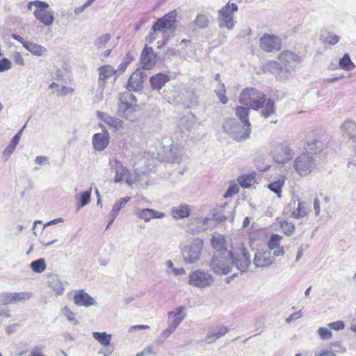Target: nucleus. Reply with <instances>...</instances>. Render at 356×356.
<instances>
[{
	"instance_id": "49",
	"label": "nucleus",
	"mask_w": 356,
	"mask_h": 356,
	"mask_svg": "<svg viewBox=\"0 0 356 356\" xmlns=\"http://www.w3.org/2000/svg\"><path fill=\"white\" fill-rule=\"evenodd\" d=\"M111 35L108 33L104 34L102 36H100L98 38V40L96 43V46L98 49H102L105 47V45L109 42L111 40Z\"/></svg>"
},
{
	"instance_id": "37",
	"label": "nucleus",
	"mask_w": 356,
	"mask_h": 356,
	"mask_svg": "<svg viewBox=\"0 0 356 356\" xmlns=\"http://www.w3.org/2000/svg\"><path fill=\"white\" fill-rule=\"evenodd\" d=\"M32 296L31 292L12 293V304L24 302L29 300Z\"/></svg>"
},
{
	"instance_id": "2",
	"label": "nucleus",
	"mask_w": 356,
	"mask_h": 356,
	"mask_svg": "<svg viewBox=\"0 0 356 356\" xmlns=\"http://www.w3.org/2000/svg\"><path fill=\"white\" fill-rule=\"evenodd\" d=\"M238 102L241 104L248 106L253 110L262 108L261 115L268 118L275 113V102L272 99L266 100V94L253 87L244 88L240 93Z\"/></svg>"
},
{
	"instance_id": "4",
	"label": "nucleus",
	"mask_w": 356,
	"mask_h": 356,
	"mask_svg": "<svg viewBox=\"0 0 356 356\" xmlns=\"http://www.w3.org/2000/svg\"><path fill=\"white\" fill-rule=\"evenodd\" d=\"M34 7L33 15L36 19L44 26H51L54 21V13L49 8V5L42 1L35 0L28 3V9L32 10Z\"/></svg>"
},
{
	"instance_id": "34",
	"label": "nucleus",
	"mask_w": 356,
	"mask_h": 356,
	"mask_svg": "<svg viewBox=\"0 0 356 356\" xmlns=\"http://www.w3.org/2000/svg\"><path fill=\"white\" fill-rule=\"evenodd\" d=\"M209 17L204 14L197 15L193 22V25L195 26L194 29H205L209 26Z\"/></svg>"
},
{
	"instance_id": "35",
	"label": "nucleus",
	"mask_w": 356,
	"mask_h": 356,
	"mask_svg": "<svg viewBox=\"0 0 356 356\" xmlns=\"http://www.w3.org/2000/svg\"><path fill=\"white\" fill-rule=\"evenodd\" d=\"M49 286L54 290L56 296H61L65 291L63 283L57 278L54 277L49 282Z\"/></svg>"
},
{
	"instance_id": "31",
	"label": "nucleus",
	"mask_w": 356,
	"mask_h": 356,
	"mask_svg": "<svg viewBox=\"0 0 356 356\" xmlns=\"http://www.w3.org/2000/svg\"><path fill=\"white\" fill-rule=\"evenodd\" d=\"M25 49L30 51L32 54L38 56H41L44 55L47 49L44 47L29 42L28 44H26Z\"/></svg>"
},
{
	"instance_id": "22",
	"label": "nucleus",
	"mask_w": 356,
	"mask_h": 356,
	"mask_svg": "<svg viewBox=\"0 0 356 356\" xmlns=\"http://www.w3.org/2000/svg\"><path fill=\"white\" fill-rule=\"evenodd\" d=\"M170 81V77L163 73H158L155 75L152 76L149 82L151 86L154 90H160L161 89L165 84Z\"/></svg>"
},
{
	"instance_id": "42",
	"label": "nucleus",
	"mask_w": 356,
	"mask_h": 356,
	"mask_svg": "<svg viewBox=\"0 0 356 356\" xmlns=\"http://www.w3.org/2000/svg\"><path fill=\"white\" fill-rule=\"evenodd\" d=\"M61 314L73 325H78L79 321L76 318L75 314L70 310L67 306H65L61 309Z\"/></svg>"
},
{
	"instance_id": "59",
	"label": "nucleus",
	"mask_w": 356,
	"mask_h": 356,
	"mask_svg": "<svg viewBox=\"0 0 356 356\" xmlns=\"http://www.w3.org/2000/svg\"><path fill=\"white\" fill-rule=\"evenodd\" d=\"M47 161V159L46 156H38L35 158V162L40 165H42L43 164H44V163Z\"/></svg>"
},
{
	"instance_id": "56",
	"label": "nucleus",
	"mask_w": 356,
	"mask_h": 356,
	"mask_svg": "<svg viewBox=\"0 0 356 356\" xmlns=\"http://www.w3.org/2000/svg\"><path fill=\"white\" fill-rule=\"evenodd\" d=\"M14 61L16 64L23 66L24 60L20 52H15L14 54Z\"/></svg>"
},
{
	"instance_id": "14",
	"label": "nucleus",
	"mask_w": 356,
	"mask_h": 356,
	"mask_svg": "<svg viewBox=\"0 0 356 356\" xmlns=\"http://www.w3.org/2000/svg\"><path fill=\"white\" fill-rule=\"evenodd\" d=\"M283 237L277 234L270 235L267 243L268 251L272 252L275 257L284 256L285 254L284 248L281 245Z\"/></svg>"
},
{
	"instance_id": "44",
	"label": "nucleus",
	"mask_w": 356,
	"mask_h": 356,
	"mask_svg": "<svg viewBox=\"0 0 356 356\" xmlns=\"http://www.w3.org/2000/svg\"><path fill=\"white\" fill-rule=\"evenodd\" d=\"M128 171L127 170L122 166V165H118L115 167V175L114 177L115 182H120L121 181L124 177L127 175Z\"/></svg>"
},
{
	"instance_id": "5",
	"label": "nucleus",
	"mask_w": 356,
	"mask_h": 356,
	"mask_svg": "<svg viewBox=\"0 0 356 356\" xmlns=\"http://www.w3.org/2000/svg\"><path fill=\"white\" fill-rule=\"evenodd\" d=\"M137 110V99L134 95L129 92L120 95L118 111L122 118L134 121Z\"/></svg>"
},
{
	"instance_id": "1",
	"label": "nucleus",
	"mask_w": 356,
	"mask_h": 356,
	"mask_svg": "<svg viewBox=\"0 0 356 356\" xmlns=\"http://www.w3.org/2000/svg\"><path fill=\"white\" fill-rule=\"evenodd\" d=\"M250 264L248 252L241 244L232 250H225L222 254H215L209 266L215 273L226 275L231 272L234 266L241 273H243Z\"/></svg>"
},
{
	"instance_id": "36",
	"label": "nucleus",
	"mask_w": 356,
	"mask_h": 356,
	"mask_svg": "<svg viewBox=\"0 0 356 356\" xmlns=\"http://www.w3.org/2000/svg\"><path fill=\"white\" fill-rule=\"evenodd\" d=\"M30 267L33 272L36 273H42L45 270L47 265L45 260L43 258H41L33 261L30 264Z\"/></svg>"
},
{
	"instance_id": "60",
	"label": "nucleus",
	"mask_w": 356,
	"mask_h": 356,
	"mask_svg": "<svg viewBox=\"0 0 356 356\" xmlns=\"http://www.w3.org/2000/svg\"><path fill=\"white\" fill-rule=\"evenodd\" d=\"M134 60V56L130 52L127 53L124 58L123 62L129 65Z\"/></svg>"
},
{
	"instance_id": "20",
	"label": "nucleus",
	"mask_w": 356,
	"mask_h": 356,
	"mask_svg": "<svg viewBox=\"0 0 356 356\" xmlns=\"http://www.w3.org/2000/svg\"><path fill=\"white\" fill-rule=\"evenodd\" d=\"M109 143V136L107 132L95 134L92 137V145L97 151L104 150Z\"/></svg>"
},
{
	"instance_id": "29",
	"label": "nucleus",
	"mask_w": 356,
	"mask_h": 356,
	"mask_svg": "<svg viewBox=\"0 0 356 356\" xmlns=\"http://www.w3.org/2000/svg\"><path fill=\"white\" fill-rule=\"evenodd\" d=\"M130 199V197H124L122 198H120L114 204L111 211V215L112 216V219L111 220V222H113L115 220V218L118 215L120 211L127 204Z\"/></svg>"
},
{
	"instance_id": "11",
	"label": "nucleus",
	"mask_w": 356,
	"mask_h": 356,
	"mask_svg": "<svg viewBox=\"0 0 356 356\" xmlns=\"http://www.w3.org/2000/svg\"><path fill=\"white\" fill-rule=\"evenodd\" d=\"M250 108L245 106H238L235 109L236 115L240 119V120L244 124L245 127V131L243 135L236 134L235 138L237 140H243L249 138L250 134V123L248 120L249 111Z\"/></svg>"
},
{
	"instance_id": "27",
	"label": "nucleus",
	"mask_w": 356,
	"mask_h": 356,
	"mask_svg": "<svg viewBox=\"0 0 356 356\" xmlns=\"http://www.w3.org/2000/svg\"><path fill=\"white\" fill-rule=\"evenodd\" d=\"M255 172L242 175L237 178V181L242 188H250L256 183Z\"/></svg>"
},
{
	"instance_id": "28",
	"label": "nucleus",
	"mask_w": 356,
	"mask_h": 356,
	"mask_svg": "<svg viewBox=\"0 0 356 356\" xmlns=\"http://www.w3.org/2000/svg\"><path fill=\"white\" fill-rule=\"evenodd\" d=\"M341 127L349 138L356 143V123L351 120H347L342 124Z\"/></svg>"
},
{
	"instance_id": "46",
	"label": "nucleus",
	"mask_w": 356,
	"mask_h": 356,
	"mask_svg": "<svg viewBox=\"0 0 356 356\" xmlns=\"http://www.w3.org/2000/svg\"><path fill=\"white\" fill-rule=\"evenodd\" d=\"M0 304H1V305H7L12 304V292L1 293Z\"/></svg>"
},
{
	"instance_id": "24",
	"label": "nucleus",
	"mask_w": 356,
	"mask_h": 356,
	"mask_svg": "<svg viewBox=\"0 0 356 356\" xmlns=\"http://www.w3.org/2000/svg\"><path fill=\"white\" fill-rule=\"evenodd\" d=\"M138 216L141 220L149 221L154 218H161L165 216V214L153 209H145L138 212Z\"/></svg>"
},
{
	"instance_id": "26",
	"label": "nucleus",
	"mask_w": 356,
	"mask_h": 356,
	"mask_svg": "<svg viewBox=\"0 0 356 356\" xmlns=\"http://www.w3.org/2000/svg\"><path fill=\"white\" fill-rule=\"evenodd\" d=\"M225 237L218 233H214L212 235L211 243L213 248L216 250L215 254H222L223 251L227 250L225 248Z\"/></svg>"
},
{
	"instance_id": "54",
	"label": "nucleus",
	"mask_w": 356,
	"mask_h": 356,
	"mask_svg": "<svg viewBox=\"0 0 356 356\" xmlns=\"http://www.w3.org/2000/svg\"><path fill=\"white\" fill-rule=\"evenodd\" d=\"M339 41V37L335 34H329L325 39L324 43L334 45Z\"/></svg>"
},
{
	"instance_id": "57",
	"label": "nucleus",
	"mask_w": 356,
	"mask_h": 356,
	"mask_svg": "<svg viewBox=\"0 0 356 356\" xmlns=\"http://www.w3.org/2000/svg\"><path fill=\"white\" fill-rule=\"evenodd\" d=\"M150 327L147 325H132L129 328V332H132L137 330H145V329H149Z\"/></svg>"
},
{
	"instance_id": "25",
	"label": "nucleus",
	"mask_w": 356,
	"mask_h": 356,
	"mask_svg": "<svg viewBox=\"0 0 356 356\" xmlns=\"http://www.w3.org/2000/svg\"><path fill=\"white\" fill-rule=\"evenodd\" d=\"M325 147V145L318 139H314L307 143V153L317 154L321 153Z\"/></svg>"
},
{
	"instance_id": "33",
	"label": "nucleus",
	"mask_w": 356,
	"mask_h": 356,
	"mask_svg": "<svg viewBox=\"0 0 356 356\" xmlns=\"http://www.w3.org/2000/svg\"><path fill=\"white\" fill-rule=\"evenodd\" d=\"M115 72V70L109 65L101 66L99 68V80L104 81L108 78L112 76Z\"/></svg>"
},
{
	"instance_id": "13",
	"label": "nucleus",
	"mask_w": 356,
	"mask_h": 356,
	"mask_svg": "<svg viewBox=\"0 0 356 356\" xmlns=\"http://www.w3.org/2000/svg\"><path fill=\"white\" fill-rule=\"evenodd\" d=\"M157 55L152 47L145 44L140 55V62L143 69L152 70L156 65Z\"/></svg>"
},
{
	"instance_id": "40",
	"label": "nucleus",
	"mask_w": 356,
	"mask_h": 356,
	"mask_svg": "<svg viewBox=\"0 0 356 356\" xmlns=\"http://www.w3.org/2000/svg\"><path fill=\"white\" fill-rule=\"evenodd\" d=\"M104 120L110 128H113L114 130H120L123 127L122 121L118 118L106 116Z\"/></svg>"
},
{
	"instance_id": "17",
	"label": "nucleus",
	"mask_w": 356,
	"mask_h": 356,
	"mask_svg": "<svg viewBox=\"0 0 356 356\" xmlns=\"http://www.w3.org/2000/svg\"><path fill=\"white\" fill-rule=\"evenodd\" d=\"M74 302L79 307H89L92 305H97L95 300L83 289L75 292Z\"/></svg>"
},
{
	"instance_id": "63",
	"label": "nucleus",
	"mask_w": 356,
	"mask_h": 356,
	"mask_svg": "<svg viewBox=\"0 0 356 356\" xmlns=\"http://www.w3.org/2000/svg\"><path fill=\"white\" fill-rule=\"evenodd\" d=\"M314 356H336V355L332 351L323 350L318 354H316Z\"/></svg>"
},
{
	"instance_id": "47",
	"label": "nucleus",
	"mask_w": 356,
	"mask_h": 356,
	"mask_svg": "<svg viewBox=\"0 0 356 356\" xmlns=\"http://www.w3.org/2000/svg\"><path fill=\"white\" fill-rule=\"evenodd\" d=\"M238 192H239V187H238V186L236 184H235V183L232 184H230V186H229L228 189L225 192V193L224 195V197L225 198L231 197L233 195L237 194Z\"/></svg>"
},
{
	"instance_id": "21",
	"label": "nucleus",
	"mask_w": 356,
	"mask_h": 356,
	"mask_svg": "<svg viewBox=\"0 0 356 356\" xmlns=\"http://www.w3.org/2000/svg\"><path fill=\"white\" fill-rule=\"evenodd\" d=\"M228 332L229 328L226 326H221L213 330H211L208 332L207 336L205 337V342L207 343H212L217 339L225 336Z\"/></svg>"
},
{
	"instance_id": "38",
	"label": "nucleus",
	"mask_w": 356,
	"mask_h": 356,
	"mask_svg": "<svg viewBox=\"0 0 356 356\" xmlns=\"http://www.w3.org/2000/svg\"><path fill=\"white\" fill-rule=\"evenodd\" d=\"M159 38H161V40H163V32L159 31L156 28L155 29L152 25L150 32L145 38L146 42L149 44H152Z\"/></svg>"
},
{
	"instance_id": "32",
	"label": "nucleus",
	"mask_w": 356,
	"mask_h": 356,
	"mask_svg": "<svg viewBox=\"0 0 356 356\" xmlns=\"http://www.w3.org/2000/svg\"><path fill=\"white\" fill-rule=\"evenodd\" d=\"M93 338L97 340L101 345L104 346H108L111 343L112 336L111 334H107L106 332H92Z\"/></svg>"
},
{
	"instance_id": "53",
	"label": "nucleus",
	"mask_w": 356,
	"mask_h": 356,
	"mask_svg": "<svg viewBox=\"0 0 356 356\" xmlns=\"http://www.w3.org/2000/svg\"><path fill=\"white\" fill-rule=\"evenodd\" d=\"M327 326L332 330H343L345 327L344 323L342 321H337L334 322H332L328 323Z\"/></svg>"
},
{
	"instance_id": "30",
	"label": "nucleus",
	"mask_w": 356,
	"mask_h": 356,
	"mask_svg": "<svg viewBox=\"0 0 356 356\" xmlns=\"http://www.w3.org/2000/svg\"><path fill=\"white\" fill-rule=\"evenodd\" d=\"M308 214V207L304 202H298V206L291 213V216L294 218H300Z\"/></svg>"
},
{
	"instance_id": "19",
	"label": "nucleus",
	"mask_w": 356,
	"mask_h": 356,
	"mask_svg": "<svg viewBox=\"0 0 356 356\" xmlns=\"http://www.w3.org/2000/svg\"><path fill=\"white\" fill-rule=\"evenodd\" d=\"M144 82V74L140 70H136L130 76L127 84V88L131 91L140 90L143 86Z\"/></svg>"
},
{
	"instance_id": "61",
	"label": "nucleus",
	"mask_w": 356,
	"mask_h": 356,
	"mask_svg": "<svg viewBox=\"0 0 356 356\" xmlns=\"http://www.w3.org/2000/svg\"><path fill=\"white\" fill-rule=\"evenodd\" d=\"M172 272H173L174 275L176 276L184 275L186 273L184 268H173Z\"/></svg>"
},
{
	"instance_id": "64",
	"label": "nucleus",
	"mask_w": 356,
	"mask_h": 356,
	"mask_svg": "<svg viewBox=\"0 0 356 356\" xmlns=\"http://www.w3.org/2000/svg\"><path fill=\"white\" fill-rule=\"evenodd\" d=\"M314 207L316 214L318 215L320 213V203H319V200L318 198H316L314 200Z\"/></svg>"
},
{
	"instance_id": "12",
	"label": "nucleus",
	"mask_w": 356,
	"mask_h": 356,
	"mask_svg": "<svg viewBox=\"0 0 356 356\" xmlns=\"http://www.w3.org/2000/svg\"><path fill=\"white\" fill-rule=\"evenodd\" d=\"M292 156V149L286 143L278 144L274 147L273 159L277 163L284 164L289 161Z\"/></svg>"
},
{
	"instance_id": "51",
	"label": "nucleus",
	"mask_w": 356,
	"mask_h": 356,
	"mask_svg": "<svg viewBox=\"0 0 356 356\" xmlns=\"http://www.w3.org/2000/svg\"><path fill=\"white\" fill-rule=\"evenodd\" d=\"M90 200V192L85 191L82 193L79 197V204L81 207H83L89 203Z\"/></svg>"
},
{
	"instance_id": "45",
	"label": "nucleus",
	"mask_w": 356,
	"mask_h": 356,
	"mask_svg": "<svg viewBox=\"0 0 356 356\" xmlns=\"http://www.w3.org/2000/svg\"><path fill=\"white\" fill-rule=\"evenodd\" d=\"M265 236V231L261 229H259L254 232H252L249 233V238L251 242L262 240Z\"/></svg>"
},
{
	"instance_id": "10",
	"label": "nucleus",
	"mask_w": 356,
	"mask_h": 356,
	"mask_svg": "<svg viewBox=\"0 0 356 356\" xmlns=\"http://www.w3.org/2000/svg\"><path fill=\"white\" fill-rule=\"evenodd\" d=\"M259 46L266 52L277 51L282 48V40L277 35L265 33L259 40Z\"/></svg>"
},
{
	"instance_id": "6",
	"label": "nucleus",
	"mask_w": 356,
	"mask_h": 356,
	"mask_svg": "<svg viewBox=\"0 0 356 356\" xmlns=\"http://www.w3.org/2000/svg\"><path fill=\"white\" fill-rule=\"evenodd\" d=\"M203 245L202 240L195 238L190 244L182 247L181 250L184 261L187 264L197 262L202 254Z\"/></svg>"
},
{
	"instance_id": "9",
	"label": "nucleus",
	"mask_w": 356,
	"mask_h": 356,
	"mask_svg": "<svg viewBox=\"0 0 356 356\" xmlns=\"http://www.w3.org/2000/svg\"><path fill=\"white\" fill-rule=\"evenodd\" d=\"M213 281L210 273L200 269L191 271L188 275V284L198 288L207 287Z\"/></svg>"
},
{
	"instance_id": "3",
	"label": "nucleus",
	"mask_w": 356,
	"mask_h": 356,
	"mask_svg": "<svg viewBox=\"0 0 356 356\" xmlns=\"http://www.w3.org/2000/svg\"><path fill=\"white\" fill-rule=\"evenodd\" d=\"M177 12L176 10H170L161 17L156 19L153 24L154 27L163 32V40H158V47L161 48L165 46L168 40L169 35L168 33H173L177 29Z\"/></svg>"
},
{
	"instance_id": "52",
	"label": "nucleus",
	"mask_w": 356,
	"mask_h": 356,
	"mask_svg": "<svg viewBox=\"0 0 356 356\" xmlns=\"http://www.w3.org/2000/svg\"><path fill=\"white\" fill-rule=\"evenodd\" d=\"M175 330V327L171 326L170 325H168V327L165 330H163L162 333L160 334L159 339H162L163 341L165 340Z\"/></svg>"
},
{
	"instance_id": "15",
	"label": "nucleus",
	"mask_w": 356,
	"mask_h": 356,
	"mask_svg": "<svg viewBox=\"0 0 356 356\" xmlns=\"http://www.w3.org/2000/svg\"><path fill=\"white\" fill-rule=\"evenodd\" d=\"M275 257L268 250H258L254 257V264L257 268L270 266L275 261Z\"/></svg>"
},
{
	"instance_id": "58",
	"label": "nucleus",
	"mask_w": 356,
	"mask_h": 356,
	"mask_svg": "<svg viewBox=\"0 0 356 356\" xmlns=\"http://www.w3.org/2000/svg\"><path fill=\"white\" fill-rule=\"evenodd\" d=\"M12 38L14 40H15L19 42L20 43H22L24 48H25L26 44H28L29 42L25 41L22 37H21V36H19L18 35H16V34H13L12 35Z\"/></svg>"
},
{
	"instance_id": "16",
	"label": "nucleus",
	"mask_w": 356,
	"mask_h": 356,
	"mask_svg": "<svg viewBox=\"0 0 356 356\" xmlns=\"http://www.w3.org/2000/svg\"><path fill=\"white\" fill-rule=\"evenodd\" d=\"M168 324L176 329L186 316V307L179 306L168 313Z\"/></svg>"
},
{
	"instance_id": "50",
	"label": "nucleus",
	"mask_w": 356,
	"mask_h": 356,
	"mask_svg": "<svg viewBox=\"0 0 356 356\" xmlns=\"http://www.w3.org/2000/svg\"><path fill=\"white\" fill-rule=\"evenodd\" d=\"M282 231L286 236H291L295 231L294 224H280Z\"/></svg>"
},
{
	"instance_id": "62",
	"label": "nucleus",
	"mask_w": 356,
	"mask_h": 356,
	"mask_svg": "<svg viewBox=\"0 0 356 356\" xmlns=\"http://www.w3.org/2000/svg\"><path fill=\"white\" fill-rule=\"evenodd\" d=\"M300 317V314L299 313H293L286 319V321L289 323L291 322L292 321L299 318Z\"/></svg>"
},
{
	"instance_id": "7",
	"label": "nucleus",
	"mask_w": 356,
	"mask_h": 356,
	"mask_svg": "<svg viewBox=\"0 0 356 356\" xmlns=\"http://www.w3.org/2000/svg\"><path fill=\"white\" fill-rule=\"evenodd\" d=\"M238 10V6L234 3L228 2L218 10V23L220 28L225 27L231 30L234 26V13Z\"/></svg>"
},
{
	"instance_id": "39",
	"label": "nucleus",
	"mask_w": 356,
	"mask_h": 356,
	"mask_svg": "<svg viewBox=\"0 0 356 356\" xmlns=\"http://www.w3.org/2000/svg\"><path fill=\"white\" fill-rule=\"evenodd\" d=\"M339 65L341 69L346 71L352 70L355 67L348 54H344L343 57L339 60Z\"/></svg>"
},
{
	"instance_id": "43",
	"label": "nucleus",
	"mask_w": 356,
	"mask_h": 356,
	"mask_svg": "<svg viewBox=\"0 0 356 356\" xmlns=\"http://www.w3.org/2000/svg\"><path fill=\"white\" fill-rule=\"evenodd\" d=\"M214 92L222 104H225L227 103L228 98L226 96V88L222 83H220L218 85V88L217 90H215Z\"/></svg>"
},
{
	"instance_id": "41",
	"label": "nucleus",
	"mask_w": 356,
	"mask_h": 356,
	"mask_svg": "<svg viewBox=\"0 0 356 356\" xmlns=\"http://www.w3.org/2000/svg\"><path fill=\"white\" fill-rule=\"evenodd\" d=\"M284 184V179L280 178L278 180L268 185V188L275 193L279 197L281 196L282 188Z\"/></svg>"
},
{
	"instance_id": "8",
	"label": "nucleus",
	"mask_w": 356,
	"mask_h": 356,
	"mask_svg": "<svg viewBox=\"0 0 356 356\" xmlns=\"http://www.w3.org/2000/svg\"><path fill=\"white\" fill-rule=\"evenodd\" d=\"M293 167L299 175L307 176L315 167L314 159L308 153H303L295 159Z\"/></svg>"
},
{
	"instance_id": "55",
	"label": "nucleus",
	"mask_w": 356,
	"mask_h": 356,
	"mask_svg": "<svg viewBox=\"0 0 356 356\" xmlns=\"http://www.w3.org/2000/svg\"><path fill=\"white\" fill-rule=\"evenodd\" d=\"M11 67V63L8 58H3L0 60V72L7 70Z\"/></svg>"
},
{
	"instance_id": "48",
	"label": "nucleus",
	"mask_w": 356,
	"mask_h": 356,
	"mask_svg": "<svg viewBox=\"0 0 356 356\" xmlns=\"http://www.w3.org/2000/svg\"><path fill=\"white\" fill-rule=\"evenodd\" d=\"M318 334L320 337L324 340L330 339L332 336V332L325 327H320L318 329Z\"/></svg>"
},
{
	"instance_id": "18",
	"label": "nucleus",
	"mask_w": 356,
	"mask_h": 356,
	"mask_svg": "<svg viewBox=\"0 0 356 356\" xmlns=\"http://www.w3.org/2000/svg\"><path fill=\"white\" fill-rule=\"evenodd\" d=\"M280 63L286 68H291L299 63L300 57L290 51H282L278 56Z\"/></svg>"
},
{
	"instance_id": "23",
	"label": "nucleus",
	"mask_w": 356,
	"mask_h": 356,
	"mask_svg": "<svg viewBox=\"0 0 356 356\" xmlns=\"http://www.w3.org/2000/svg\"><path fill=\"white\" fill-rule=\"evenodd\" d=\"M191 208L187 204H181L179 207H175L171 210V215L175 219H182L189 216Z\"/></svg>"
}]
</instances>
